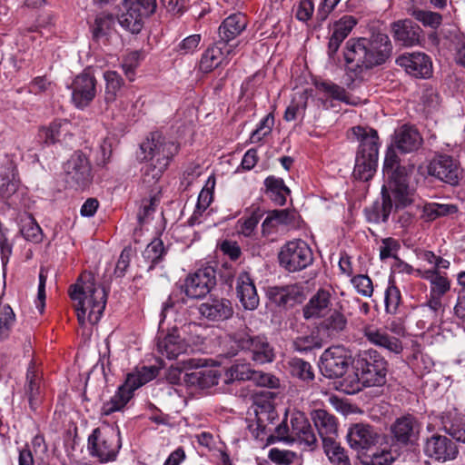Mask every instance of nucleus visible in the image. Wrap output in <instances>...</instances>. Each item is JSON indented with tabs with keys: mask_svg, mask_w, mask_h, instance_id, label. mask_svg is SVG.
I'll use <instances>...</instances> for the list:
<instances>
[{
	"mask_svg": "<svg viewBox=\"0 0 465 465\" xmlns=\"http://www.w3.org/2000/svg\"><path fill=\"white\" fill-rule=\"evenodd\" d=\"M188 381L192 385L202 389L211 388L218 384L220 375L214 370L201 369L186 374Z\"/></svg>",
	"mask_w": 465,
	"mask_h": 465,
	"instance_id": "nucleus-40",
	"label": "nucleus"
},
{
	"mask_svg": "<svg viewBox=\"0 0 465 465\" xmlns=\"http://www.w3.org/2000/svg\"><path fill=\"white\" fill-rule=\"evenodd\" d=\"M314 255L310 245L302 239L284 243L278 252V262L289 272H301L313 263Z\"/></svg>",
	"mask_w": 465,
	"mask_h": 465,
	"instance_id": "nucleus-7",
	"label": "nucleus"
},
{
	"mask_svg": "<svg viewBox=\"0 0 465 465\" xmlns=\"http://www.w3.org/2000/svg\"><path fill=\"white\" fill-rule=\"evenodd\" d=\"M230 339L239 350L246 351L249 358L258 364L272 362L274 360V350L265 336H252L242 331L230 335Z\"/></svg>",
	"mask_w": 465,
	"mask_h": 465,
	"instance_id": "nucleus-8",
	"label": "nucleus"
},
{
	"mask_svg": "<svg viewBox=\"0 0 465 465\" xmlns=\"http://www.w3.org/2000/svg\"><path fill=\"white\" fill-rule=\"evenodd\" d=\"M269 458L277 464L290 465L297 459V454L292 450L273 448L269 451Z\"/></svg>",
	"mask_w": 465,
	"mask_h": 465,
	"instance_id": "nucleus-61",
	"label": "nucleus"
},
{
	"mask_svg": "<svg viewBox=\"0 0 465 465\" xmlns=\"http://www.w3.org/2000/svg\"><path fill=\"white\" fill-rule=\"evenodd\" d=\"M348 321L339 310H334L319 324V331L328 338H337L347 329Z\"/></svg>",
	"mask_w": 465,
	"mask_h": 465,
	"instance_id": "nucleus-36",
	"label": "nucleus"
},
{
	"mask_svg": "<svg viewBox=\"0 0 465 465\" xmlns=\"http://www.w3.org/2000/svg\"><path fill=\"white\" fill-rule=\"evenodd\" d=\"M417 274L430 282V293L443 297L450 290V281L445 272L440 271L416 270Z\"/></svg>",
	"mask_w": 465,
	"mask_h": 465,
	"instance_id": "nucleus-34",
	"label": "nucleus"
},
{
	"mask_svg": "<svg viewBox=\"0 0 465 465\" xmlns=\"http://www.w3.org/2000/svg\"><path fill=\"white\" fill-rule=\"evenodd\" d=\"M105 82L104 98L107 104L116 101L119 92L124 85V79L115 71H105L104 73Z\"/></svg>",
	"mask_w": 465,
	"mask_h": 465,
	"instance_id": "nucleus-39",
	"label": "nucleus"
},
{
	"mask_svg": "<svg viewBox=\"0 0 465 465\" xmlns=\"http://www.w3.org/2000/svg\"><path fill=\"white\" fill-rule=\"evenodd\" d=\"M189 344L184 338L181 336L177 328H173L163 339L157 342L159 353L169 360H174L179 355L186 353Z\"/></svg>",
	"mask_w": 465,
	"mask_h": 465,
	"instance_id": "nucleus-25",
	"label": "nucleus"
},
{
	"mask_svg": "<svg viewBox=\"0 0 465 465\" xmlns=\"http://www.w3.org/2000/svg\"><path fill=\"white\" fill-rule=\"evenodd\" d=\"M284 287V298L286 308L302 303L304 300L303 287L298 284L286 285Z\"/></svg>",
	"mask_w": 465,
	"mask_h": 465,
	"instance_id": "nucleus-53",
	"label": "nucleus"
},
{
	"mask_svg": "<svg viewBox=\"0 0 465 465\" xmlns=\"http://www.w3.org/2000/svg\"><path fill=\"white\" fill-rule=\"evenodd\" d=\"M351 283L361 295L371 297L373 293L372 281L368 275L358 274L351 279Z\"/></svg>",
	"mask_w": 465,
	"mask_h": 465,
	"instance_id": "nucleus-59",
	"label": "nucleus"
},
{
	"mask_svg": "<svg viewBox=\"0 0 465 465\" xmlns=\"http://www.w3.org/2000/svg\"><path fill=\"white\" fill-rule=\"evenodd\" d=\"M457 212L458 207L455 204L429 203L423 206L421 217L427 222H431L440 217L454 214Z\"/></svg>",
	"mask_w": 465,
	"mask_h": 465,
	"instance_id": "nucleus-41",
	"label": "nucleus"
},
{
	"mask_svg": "<svg viewBox=\"0 0 465 465\" xmlns=\"http://www.w3.org/2000/svg\"><path fill=\"white\" fill-rule=\"evenodd\" d=\"M393 45L389 35L381 31H371L369 36L350 38L343 48V57L348 72L355 80H362V73L384 64L392 54ZM351 86V84H348Z\"/></svg>",
	"mask_w": 465,
	"mask_h": 465,
	"instance_id": "nucleus-1",
	"label": "nucleus"
},
{
	"mask_svg": "<svg viewBox=\"0 0 465 465\" xmlns=\"http://www.w3.org/2000/svg\"><path fill=\"white\" fill-rule=\"evenodd\" d=\"M272 395L268 391L254 397L252 409L256 417V428L252 429V425H251L250 429L252 430V435L256 439H263L266 430L265 422L272 421L275 417L274 406L272 401Z\"/></svg>",
	"mask_w": 465,
	"mask_h": 465,
	"instance_id": "nucleus-16",
	"label": "nucleus"
},
{
	"mask_svg": "<svg viewBox=\"0 0 465 465\" xmlns=\"http://www.w3.org/2000/svg\"><path fill=\"white\" fill-rule=\"evenodd\" d=\"M316 88L330 95L332 99L349 104V96L345 89L331 81L316 83Z\"/></svg>",
	"mask_w": 465,
	"mask_h": 465,
	"instance_id": "nucleus-52",
	"label": "nucleus"
},
{
	"mask_svg": "<svg viewBox=\"0 0 465 465\" xmlns=\"http://www.w3.org/2000/svg\"><path fill=\"white\" fill-rule=\"evenodd\" d=\"M67 136H72L71 124L67 120H54L39 130V137L46 145L65 142Z\"/></svg>",
	"mask_w": 465,
	"mask_h": 465,
	"instance_id": "nucleus-32",
	"label": "nucleus"
},
{
	"mask_svg": "<svg viewBox=\"0 0 465 465\" xmlns=\"http://www.w3.org/2000/svg\"><path fill=\"white\" fill-rule=\"evenodd\" d=\"M351 355L343 346H332L321 356L322 373L330 379L342 377L351 364Z\"/></svg>",
	"mask_w": 465,
	"mask_h": 465,
	"instance_id": "nucleus-11",
	"label": "nucleus"
},
{
	"mask_svg": "<svg viewBox=\"0 0 465 465\" xmlns=\"http://www.w3.org/2000/svg\"><path fill=\"white\" fill-rule=\"evenodd\" d=\"M214 185V177H209L205 186L202 189V191L199 193L196 204L198 209L206 210L209 207L210 203L213 202Z\"/></svg>",
	"mask_w": 465,
	"mask_h": 465,
	"instance_id": "nucleus-54",
	"label": "nucleus"
},
{
	"mask_svg": "<svg viewBox=\"0 0 465 465\" xmlns=\"http://www.w3.org/2000/svg\"><path fill=\"white\" fill-rule=\"evenodd\" d=\"M290 423L292 442H297L310 450H313L317 446V437L310 421L302 412L292 413Z\"/></svg>",
	"mask_w": 465,
	"mask_h": 465,
	"instance_id": "nucleus-18",
	"label": "nucleus"
},
{
	"mask_svg": "<svg viewBox=\"0 0 465 465\" xmlns=\"http://www.w3.org/2000/svg\"><path fill=\"white\" fill-rule=\"evenodd\" d=\"M114 17L110 14H102L94 20L93 27L94 38L99 39L100 37L107 35L114 28Z\"/></svg>",
	"mask_w": 465,
	"mask_h": 465,
	"instance_id": "nucleus-51",
	"label": "nucleus"
},
{
	"mask_svg": "<svg viewBox=\"0 0 465 465\" xmlns=\"http://www.w3.org/2000/svg\"><path fill=\"white\" fill-rule=\"evenodd\" d=\"M359 142L352 175L355 179L367 182L376 172L379 156L378 132L369 126L357 125L351 128Z\"/></svg>",
	"mask_w": 465,
	"mask_h": 465,
	"instance_id": "nucleus-4",
	"label": "nucleus"
},
{
	"mask_svg": "<svg viewBox=\"0 0 465 465\" xmlns=\"http://www.w3.org/2000/svg\"><path fill=\"white\" fill-rule=\"evenodd\" d=\"M125 11L118 16L119 25L131 34H139L143 26V16H146L138 9L124 5Z\"/></svg>",
	"mask_w": 465,
	"mask_h": 465,
	"instance_id": "nucleus-37",
	"label": "nucleus"
},
{
	"mask_svg": "<svg viewBox=\"0 0 465 465\" xmlns=\"http://www.w3.org/2000/svg\"><path fill=\"white\" fill-rule=\"evenodd\" d=\"M201 316L210 322H222L233 314L232 302L224 298L210 299L198 306Z\"/></svg>",
	"mask_w": 465,
	"mask_h": 465,
	"instance_id": "nucleus-24",
	"label": "nucleus"
},
{
	"mask_svg": "<svg viewBox=\"0 0 465 465\" xmlns=\"http://www.w3.org/2000/svg\"><path fill=\"white\" fill-rule=\"evenodd\" d=\"M396 64L415 78L428 79L432 75V61L425 53L402 54L396 59Z\"/></svg>",
	"mask_w": 465,
	"mask_h": 465,
	"instance_id": "nucleus-15",
	"label": "nucleus"
},
{
	"mask_svg": "<svg viewBox=\"0 0 465 465\" xmlns=\"http://www.w3.org/2000/svg\"><path fill=\"white\" fill-rule=\"evenodd\" d=\"M15 320V313L9 305L0 309V336L7 337Z\"/></svg>",
	"mask_w": 465,
	"mask_h": 465,
	"instance_id": "nucleus-57",
	"label": "nucleus"
},
{
	"mask_svg": "<svg viewBox=\"0 0 465 465\" xmlns=\"http://www.w3.org/2000/svg\"><path fill=\"white\" fill-rule=\"evenodd\" d=\"M266 193L277 205H284L286 197L290 194V189L284 184L283 180L269 176L264 181Z\"/></svg>",
	"mask_w": 465,
	"mask_h": 465,
	"instance_id": "nucleus-38",
	"label": "nucleus"
},
{
	"mask_svg": "<svg viewBox=\"0 0 465 465\" xmlns=\"http://www.w3.org/2000/svg\"><path fill=\"white\" fill-rule=\"evenodd\" d=\"M20 232L25 240L33 242L43 241V232L32 214H25L20 218Z\"/></svg>",
	"mask_w": 465,
	"mask_h": 465,
	"instance_id": "nucleus-42",
	"label": "nucleus"
},
{
	"mask_svg": "<svg viewBox=\"0 0 465 465\" xmlns=\"http://www.w3.org/2000/svg\"><path fill=\"white\" fill-rule=\"evenodd\" d=\"M422 142L418 130L404 124L395 130L394 144L402 153H411L417 150Z\"/></svg>",
	"mask_w": 465,
	"mask_h": 465,
	"instance_id": "nucleus-33",
	"label": "nucleus"
},
{
	"mask_svg": "<svg viewBox=\"0 0 465 465\" xmlns=\"http://www.w3.org/2000/svg\"><path fill=\"white\" fill-rule=\"evenodd\" d=\"M65 182L75 189L84 188L92 180L91 164L84 153L74 152L64 164Z\"/></svg>",
	"mask_w": 465,
	"mask_h": 465,
	"instance_id": "nucleus-10",
	"label": "nucleus"
},
{
	"mask_svg": "<svg viewBox=\"0 0 465 465\" xmlns=\"http://www.w3.org/2000/svg\"><path fill=\"white\" fill-rule=\"evenodd\" d=\"M331 310V294L325 289H319L302 308L305 320L325 317Z\"/></svg>",
	"mask_w": 465,
	"mask_h": 465,
	"instance_id": "nucleus-26",
	"label": "nucleus"
},
{
	"mask_svg": "<svg viewBox=\"0 0 465 465\" xmlns=\"http://www.w3.org/2000/svg\"><path fill=\"white\" fill-rule=\"evenodd\" d=\"M356 24V19L351 15H345L334 23L328 43L327 53L330 58H334L341 43L348 37Z\"/></svg>",
	"mask_w": 465,
	"mask_h": 465,
	"instance_id": "nucleus-30",
	"label": "nucleus"
},
{
	"mask_svg": "<svg viewBox=\"0 0 465 465\" xmlns=\"http://www.w3.org/2000/svg\"><path fill=\"white\" fill-rule=\"evenodd\" d=\"M393 439L401 444L412 443L418 439L420 423L415 417L405 415L396 419L391 426Z\"/></svg>",
	"mask_w": 465,
	"mask_h": 465,
	"instance_id": "nucleus-23",
	"label": "nucleus"
},
{
	"mask_svg": "<svg viewBox=\"0 0 465 465\" xmlns=\"http://www.w3.org/2000/svg\"><path fill=\"white\" fill-rule=\"evenodd\" d=\"M285 441V442H292V435H291V423L289 424L285 420H283L274 430V434H271L267 438L268 443H274L275 441Z\"/></svg>",
	"mask_w": 465,
	"mask_h": 465,
	"instance_id": "nucleus-60",
	"label": "nucleus"
},
{
	"mask_svg": "<svg viewBox=\"0 0 465 465\" xmlns=\"http://www.w3.org/2000/svg\"><path fill=\"white\" fill-rule=\"evenodd\" d=\"M425 453L437 460H453L458 454L456 444L446 436L433 435L427 440L424 446Z\"/></svg>",
	"mask_w": 465,
	"mask_h": 465,
	"instance_id": "nucleus-22",
	"label": "nucleus"
},
{
	"mask_svg": "<svg viewBox=\"0 0 465 465\" xmlns=\"http://www.w3.org/2000/svg\"><path fill=\"white\" fill-rule=\"evenodd\" d=\"M143 165L141 169L143 182L155 183L167 170L170 163L179 152V144L159 132L151 133L141 143Z\"/></svg>",
	"mask_w": 465,
	"mask_h": 465,
	"instance_id": "nucleus-2",
	"label": "nucleus"
},
{
	"mask_svg": "<svg viewBox=\"0 0 465 465\" xmlns=\"http://www.w3.org/2000/svg\"><path fill=\"white\" fill-rule=\"evenodd\" d=\"M254 370L249 364H234L230 370V377L232 380L237 381H252Z\"/></svg>",
	"mask_w": 465,
	"mask_h": 465,
	"instance_id": "nucleus-63",
	"label": "nucleus"
},
{
	"mask_svg": "<svg viewBox=\"0 0 465 465\" xmlns=\"http://www.w3.org/2000/svg\"><path fill=\"white\" fill-rule=\"evenodd\" d=\"M445 430L457 441L465 443V419L455 418L444 423Z\"/></svg>",
	"mask_w": 465,
	"mask_h": 465,
	"instance_id": "nucleus-55",
	"label": "nucleus"
},
{
	"mask_svg": "<svg viewBox=\"0 0 465 465\" xmlns=\"http://www.w3.org/2000/svg\"><path fill=\"white\" fill-rule=\"evenodd\" d=\"M252 381L257 386L267 387L272 389L278 388L280 383L279 379L276 378L275 376L259 371H254Z\"/></svg>",
	"mask_w": 465,
	"mask_h": 465,
	"instance_id": "nucleus-64",
	"label": "nucleus"
},
{
	"mask_svg": "<svg viewBox=\"0 0 465 465\" xmlns=\"http://www.w3.org/2000/svg\"><path fill=\"white\" fill-rule=\"evenodd\" d=\"M393 454L388 450H374L361 454L359 458L363 465H391L394 461Z\"/></svg>",
	"mask_w": 465,
	"mask_h": 465,
	"instance_id": "nucleus-45",
	"label": "nucleus"
},
{
	"mask_svg": "<svg viewBox=\"0 0 465 465\" xmlns=\"http://www.w3.org/2000/svg\"><path fill=\"white\" fill-rule=\"evenodd\" d=\"M288 366L292 376H295L304 381H310L314 379L312 365L302 359L292 358L288 361Z\"/></svg>",
	"mask_w": 465,
	"mask_h": 465,
	"instance_id": "nucleus-46",
	"label": "nucleus"
},
{
	"mask_svg": "<svg viewBox=\"0 0 465 465\" xmlns=\"http://www.w3.org/2000/svg\"><path fill=\"white\" fill-rule=\"evenodd\" d=\"M121 446V436L118 428H96L88 437L89 453L91 456L96 457L101 462L114 460Z\"/></svg>",
	"mask_w": 465,
	"mask_h": 465,
	"instance_id": "nucleus-5",
	"label": "nucleus"
},
{
	"mask_svg": "<svg viewBox=\"0 0 465 465\" xmlns=\"http://www.w3.org/2000/svg\"><path fill=\"white\" fill-rule=\"evenodd\" d=\"M262 215V212L258 207L252 209L249 216L242 217L237 222L238 232L245 237L251 236Z\"/></svg>",
	"mask_w": 465,
	"mask_h": 465,
	"instance_id": "nucleus-47",
	"label": "nucleus"
},
{
	"mask_svg": "<svg viewBox=\"0 0 465 465\" xmlns=\"http://www.w3.org/2000/svg\"><path fill=\"white\" fill-rule=\"evenodd\" d=\"M295 350L299 351H308L315 348L322 347L321 339L313 334L299 336L293 341Z\"/></svg>",
	"mask_w": 465,
	"mask_h": 465,
	"instance_id": "nucleus-56",
	"label": "nucleus"
},
{
	"mask_svg": "<svg viewBox=\"0 0 465 465\" xmlns=\"http://www.w3.org/2000/svg\"><path fill=\"white\" fill-rule=\"evenodd\" d=\"M132 398V393L120 386L115 394L103 404L102 414L108 416L115 411H122Z\"/></svg>",
	"mask_w": 465,
	"mask_h": 465,
	"instance_id": "nucleus-43",
	"label": "nucleus"
},
{
	"mask_svg": "<svg viewBox=\"0 0 465 465\" xmlns=\"http://www.w3.org/2000/svg\"><path fill=\"white\" fill-rule=\"evenodd\" d=\"M237 45H223L220 41L215 42L203 54L200 61V69L209 73L219 65L229 63L228 56L232 54Z\"/></svg>",
	"mask_w": 465,
	"mask_h": 465,
	"instance_id": "nucleus-21",
	"label": "nucleus"
},
{
	"mask_svg": "<svg viewBox=\"0 0 465 465\" xmlns=\"http://www.w3.org/2000/svg\"><path fill=\"white\" fill-rule=\"evenodd\" d=\"M97 81L89 69L84 70L74 79L72 88V102L78 109L87 107L96 96Z\"/></svg>",
	"mask_w": 465,
	"mask_h": 465,
	"instance_id": "nucleus-14",
	"label": "nucleus"
},
{
	"mask_svg": "<svg viewBox=\"0 0 465 465\" xmlns=\"http://www.w3.org/2000/svg\"><path fill=\"white\" fill-rule=\"evenodd\" d=\"M408 14L425 27L437 29L442 23V15L430 10L411 7L408 9Z\"/></svg>",
	"mask_w": 465,
	"mask_h": 465,
	"instance_id": "nucleus-44",
	"label": "nucleus"
},
{
	"mask_svg": "<svg viewBox=\"0 0 465 465\" xmlns=\"http://www.w3.org/2000/svg\"><path fill=\"white\" fill-rule=\"evenodd\" d=\"M428 173L446 183L457 185L460 181V168L459 163L451 156L440 154L430 163Z\"/></svg>",
	"mask_w": 465,
	"mask_h": 465,
	"instance_id": "nucleus-17",
	"label": "nucleus"
},
{
	"mask_svg": "<svg viewBox=\"0 0 465 465\" xmlns=\"http://www.w3.org/2000/svg\"><path fill=\"white\" fill-rule=\"evenodd\" d=\"M247 26V18L241 13L226 17L218 27L219 40L223 45H230V42L238 37Z\"/></svg>",
	"mask_w": 465,
	"mask_h": 465,
	"instance_id": "nucleus-28",
	"label": "nucleus"
},
{
	"mask_svg": "<svg viewBox=\"0 0 465 465\" xmlns=\"http://www.w3.org/2000/svg\"><path fill=\"white\" fill-rule=\"evenodd\" d=\"M25 391L28 399L30 409L35 411L42 402V389L41 378L36 374L33 363L30 364L26 371Z\"/></svg>",
	"mask_w": 465,
	"mask_h": 465,
	"instance_id": "nucleus-35",
	"label": "nucleus"
},
{
	"mask_svg": "<svg viewBox=\"0 0 465 465\" xmlns=\"http://www.w3.org/2000/svg\"><path fill=\"white\" fill-rule=\"evenodd\" d=\"M236 295L245 310L253 311L259 305L256 287L247 272H242L236 278Z\"/></svg>",
	"mask_w": 465,
	"mask_h": 465,
	"instance_id": "nucleus-27",
	"label": "nucleus"
},
{
	"mask_svg": "<svg viewBox=\"0 0 465 465\" xmlns=\"http://www.w3.org/2000/svg\"><path fill=\"white\" fill-rule=\"evenodd\" d=\"M290 423L292 442H297L310 450H313L317 446V437L310 421L302 412L292 413Z\"/></svg>",
	"mask_w": 465,
	"mask_h": 465,
	"instance_id": "nucleus-19",
	"label": "nucleus"
},
{
	"mask_svg": "<svg viewBox=\"0 0 465 465\" xmlns=\"http://www.w3.org/2000/svg\"><path fill=\"white\" fill-rule=\"evenodd\" d=\"M401 292L395 285H390L385 292V310L388 313H396L401 302Z\"/></svg>",
	"mask_w": 465,
	"mask_h": 465,
	"instance_id": "nucleus-58",
	"label": "nucleus"
},
{
	"mask_svg": "<svg viewBox=\"0 0 465 465\" xmlns=\"http://www.w3.org/2000/svg\"><path fill=\"white\" fill-rule=\"evenodd\" d=\"M391 32L396 44L403 47L420 45L422 29L410 19L398 20L391 25Z\"/></svg>",
	"mask_w": 465,
	"mask_h": 465,
	"instance_id": "nucleus-20",
	"label": "nucleus"
},
{
	"mask_svg": "<svg viewBox=\"0 0 465 465\" xmlns=\"http://www.w3.org/2000/svg\"><path fill=\"white\" fill-rule=\"evenodd\" d=\"M165 253L163 242L159 238H154L145 248L143 256L151 262L149 270H153L160 262Z\"/></svg>",
	"mask_w": 465,
	"mask_h": 465,
	"instance_id": "nucleus-50",
	"label": "nucleus"
},
{
	"mask_svg": "<svg viewBox=\"0 0 465 465\" xmlns=\"http://www.w3.org/2000/svg\"><path fill=\"white\" fill-rule=\"evenodd\" d=\"M216 285V270L213 266H202L189 273L182 286L185 295L192 299L204 298Z\"/></svg>",
	"mask_w": 465,
	"mask_h": 465,
	"instance_id": "nucleus-9",
	"label": "nucleus"
},
{
	"mask_svg": "<svg viewBox=\"0 0 465 465\" xmlns=\"http://www.w3.org/2000/svg\"><path fill=\"white\" fill-rule=\"evenodd\" d=\"M413 169V165L410 167L397 166L395 170L384 174L389 180L387 189L395 198L396 208L405 207L411 203L409 175Z\"/></svg>",
	"mask_w": 465,
	"mask_h": 465,
	"instance_id": "nucleus-13",
	"label": "nucleus"
},
{
	"mask_svg": "<svg viewBox=\"0 0 465 465\" xmlns=\"http://www.w3.org/2000/svg\"><path fill=\"white\" fill-rule=\"evenodd\" d=\"M347 441L351 449L361 454L371 451L380 441L381 435L376 428L367 423L352 424L347 432Z\"/></svg>",
	"mask_w": 465,
	"mask_h": 465,
	"instance_id": "nucleus-12",
	"label": "nucleus"
},
{
	"mask_svg": "<svg viewBox=\"0 0 465 465\" xmlns=\"http://www.w3.org/2000/svg\"><path fill=\"white\" fill-rule=\"evenodd\" d=\"M323 448L333 465H351L345 450L336 440L323 444Z\"/></svg>",
	"mask_w": 465,
	"mask_h": 465,
	"instance_id": "nucleus-48",
	"label": "nucleus"
},
{
	"mask_svg": "<svg viewBox=\"0 0 465 465\" xmlns=\"http://www.w3.org/2000/svg\"><path fill=\"white\" fill-rule=\"evenodd\" d=\"M392 207L391 193H389L387 185H383L381 188V201H376L371 206L366 207L364 209L365 217L369 223H386Z\"/></svg>",
	"mask_w": 465,
	"mask_h": 465,
	"instance_id": "nucleus-31",
	"label": "nucleus"
},
{
	"mask_svg": "<svg viewBox=\"0 0 465 465\" xmlns=\"http://www.w3.org/2000/svg\"><path fill=\"white\" fill-rule=\"evenodd\" d=\"M69 295L74 302L78 322L84 325L86 321L96 324L104 311L107 292L104 287L96 286L91 274L82 275L70 287Z\"/></svg>",
	"mask_w": 465,
	"mask_h": 465,
	"instance_id": "nucleus-3",
	"label": "nucleus"
},
{
	"mask_svg": "<svg viewBox=\"0 0 465 465\" xmlns=\"http://www.w3.org/2000/svg\"><path fill=\"white\" fill-rule=\"evenodd\" d=\"M388 362L376 350H366L358 355L355 370L368 387H381L386 383Z\"/></svg>",
	"mask_w": 465,
	"mask_h": 465,
	"instance_id": "nucleus-6",
	"label": "nucleus"
},
{
	"mask_svg": "<svg viewBox=\"0 0 465 465\" xmlns=\"http://www.w3.org/2000/svg\"><path fill=\"white\" fill-rule=\"evenodd\" d=\"M360 371L357 370L348 373L341 381L340 386L342 391L347 394H355L361 391L363 388L368 387L365 382H362Z\"/></svg>",
	"mask_w": 465,
	"mask_h": 465,
	"instance_id": "nucleus-49",
	"label": "nucleus"
},
{
	"mask_svg": "<svg viewBox=\"0 0 465 465\" xmlns=\"http://www.w3.org/2000/svg\"><path fill=\"white\" fill-rule=\"evenodd\" d=\"M312 419L322 438V444L336 440L338 427L336 419L332 414L325 410L319 409L312 412Z\"/></svg>",
	"mask_w": 465,
	"mask_h": 465,
	"instance_id": "nucleus-29",
	"label": "nucleus"
},
{
	"mask_svg": "<svg viewBox=\"0 0 465 465\" xmlns=\"http://www.w3.org/2000/svg\"><path fill=\"white\" fill-rule=\"evenodd\" d=\"M457 281L460 290L458 293V301L454 307V312L457 317L465 321V272L458 274Z\"/></svg>",
	"mask_w": 465,
	"mask_h": 465,
	"instance_id": "nucleus-62",
	"label": "nucleus"
}]
</instances>
